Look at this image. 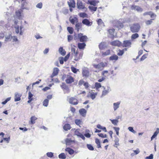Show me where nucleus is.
Here are the masks:
<instances>
[{"label":"nucleus","instance_id":"nucleus-1","mask_svg":"<svg viewBox=\"0 0 159 159\" xmlns=\"http://www.w3.org/2000/svg\"><path fill=\"white\" fill-rule=\"evenodd\" d=\"M107 62H100L98 64H93V66L95 69L102 70H103V68L107 66Z\"/></svg>","mask_w":159,"mask_h":159},{"label":"nucleus","instance_id":"nucleus-2","mask_svg":"<svg viewBox=\"0 0 159 159\" xmlns=\"http://www.w3.org/2000/svg\"><path fill=\"white\" fill-rule=\"evenodd\" d=\"M63 80L65 79V82L67 84H70L74 81V78L69 75H64L62 77Z\"/></svg>","mask_w":159,"mask_h":159},{"label":"nucleus","instance_id":"nucleus-3","mask_svg":"<svg viewBox=\"0 0 159 159\" xmlns=\"http://www.w3.org/2000/svg\"><path fill=\"white\" fill-rule=\"evenodd\" d=\"M140 27L138 24H134L131 27L130 30L133 33L138 32L139 30Z\"/></svg>","mask_w":159,"mask_h":159},{"label":"nucleus","instance_id":"nucleus-4","mask_svg":"<svg viewBox=\"0 0 159 159\" xmlns=\"http://www.w3.org/2000/svg\"><path fill=\"white\" fill-rule=\"evenodd\" d=\"M78 38L80 42L85 43L88 40V38L86 35H83V34L80 33L78 34Z\"/></svg>","mask_w":159,"mask_h":159},{"label":"nucleus","instance_id":"nucleus-5","mask_svg":"<svg viewBox=\"0 0 159 159\" xmlns=\"http://www.w3.org/2000/svg\"><path fill=\"white\" fill-rule=\"evenodd\" d=\"M83 52H79L78 50H76V52L73 55L74 57V60L77 61L82 58L83 56Z\"/></svg>","mask_w":159,"mask_h":159},{"label":"nucleus","instance_id":"nucleus-6","mask_svg":"<svg viewBox=\"0 0 159 159\" xmlns=\"http://www.w3.org/2000/svg\"><path fill=\"white\" fill-rule=\"evenodd\" d=\"M71 130H75V135H77V136H78L81 139H82L83 140H84L85 139V138L84 136L79 131V129H72Z\"/></svg>","mask_w":159,"mask_h":159},{"label":"nucleus","instance_id":"nucleus-7","mask_svg":"<svg viewBox=\"0 0 159 159\" xmlns=\"http://www.w3.org/2000/svg\"><path fill=\"white\" fill-rule=\"evenodd\" d=\"M82 23L83 24L88 26H91L93 24V22L90 21L89 20L87 19H83L82 21Z\"/></svg>","mask_w":159,"mask_h":159},{"label":"nucleus","instance_id":"nucleus-8","mask_svg":"<svg viewBox=\"0 0 159 159\" xmlns=\"http://www.w3.org/2000/svg\"><path fill=\"white\" fill-rule=\"evenodd\" d=\"M107 31L108 32V36L112 39H113L114 37V34L115 31V29L113 28L110 29H108Z\"/></svg>","mask_w":159,"mask_h":159},{"label":"nucleus","instance_id":"nucleus-9","mask_svg":"<svg viewBox=\"0 0 159 159\" xmlns=\"http://www.w3.org/2000/svg\"><path fill=\"white\" fill-rule=\"evenodd\" d=\"M69 102L70 103L74 105H77L78 103L77 100L73 97H71L69 99Z\"/></svg>","mask_w":159,"mask_h":159},{"label":"nucleus","instance_id":"nucleus-10","mask_svg":"<svg viewBox=\"0 0 159 159\" xmlns=\"http://www.w3.org/2000/svg\"><path fill=\"white\" fill-rule=\"evenodd\" d=\"M131 8L132 10H136L139 12H141L143 11V9L142 8L138 6L133 5L132 6Z\"/></svg>","mask_w":159,"mask_h":159},{"label":"nucleus","instance_id":"nucleus-11","mask_svg":"<svg viewBox=\"0 0 159 159\" xmlns=\"http://www.w3.org/2000/svg\"><path fill=\"white\" fill-rule=\"evenodd\" d=\"M37 118L35 116H32L30 118L29 121V124L31 125H33L35 123V120L37 119Z\"/></svg>","mask_w":159,"mask_h":159},{"label":"nucleus","instance_id":"nucleus-12","mask_svg":"<svg viewBox=\"0 0 159 159\" xmlns=\"http://www.w3.org/2000/svg\"><path fill=\"white\" fill-rule=\"evenodd\" d=\"M111 44L113 46H117L120 47L121 46V43L118 40H115L111 42Z\"/></svg>","mask_w":159,"mask_h":159},{"label":"nucleus","instance_id":"nucleus-13","mask_svg":"<svg viewBox=\"0 0 159 159\" xmlns=\"http://www.w3.org/2000/svg\"><path fill=\"white\" fill-rule=\"evenodd\" d=\"M59 70L57 68H54L53 72L51 76V78H52L54 76L57 75L58 74Z\"/></svg>","mask_w":159,"mask_h":159},{"label":"nucleus","instance_id":"nucleus-14","mask_svg":"<svg viewBox=\"0 0 159 159\" xmlns=\"http://www.w3.org/2000/svg\"><path fill=\"white\" fill-rule=\"evenodd\" d=\"M69 20L70 23L73 25L74 24L75 22L76 23L78 21V19L76 17H74L73 18L70 17Z\"/></svg>","mask_w":159,"mask_h":159},{"label":"nucleus","instance_id":"nucleus-15","mask_svg":"<svg viewBox=\"0 0 159 159\" xmlns=\"http://www.w3.org/2000/svg\"><path fill=\"white\" fill-rule=\"evenodd\" d=\"M82 25L81 23L79 22L78 21L76 22L75 25V29L77 32H79L80 29H81Z\"/></svg>","mask_w":159,"mask_h":159},{"label":"nucleus","instance_id":"nucleus-16","mask_svg":"<svg viewBox=\"0 0 159 159\" xmlns=\"http://www.w3.org/2000/svg\"><path fill=\"white\" fill-rule=\"evenodd\" d=\"M89 93H90V95H87V97H90L93 100L95 99L96 96L97 95V93H94L92 91L91 92H89Z\"/></svg>","mask_w":159,"mask_h":159},{"label":"nucleus","instance_id":"nucleus-17","mask_svg":"<svg viewBox=\"0 0 159 159\" xmlns=\"http://www.w3.org/2000/svg\"><path fill=\"white\" fill-rule=\"evenodd\" d=\"M70 2H68V4L70 7H74L75 6V2L74 0H69Z\"/></svg>","mask_w":159,"mask_h":159},{"label":"nucleus","instance_id":"nucleus-18","mask_svg":"<svg viewBox=\"0 0 159 159\" xmlns=\"http://www.w3.org/2000/svg\"><path fill=\"white\" fill-rule=\"evenodd\" d=\"M23 11V10L21 9L17 11L16 12V16L18 17V18H20L21 17V14Z\"/></svg>","mask_w":159,"mask_h":159},{"label":"nucleus","instance_id":"nucleus-19","mask_svg":"<svg viewBox=\"0 0 159 159\" xmlns=\"http://www.w3.org/2000/svg\"><path fill=\"white\" fill-rule=\"evenodd\" d=\"M82 73L84 77H88L89 76V72L88 70L84 69L83 70Z\"/></svg>","mask_w":159,"mask_h":159},{"label":"nucleus","instance_id":"nucleus-20","mask_svg":"<svg viewBox=\"0 0 159 159\" xmlns=\"http://www.w3.org/2000/svg\"><path fill=\"white\" fill-rule=\"evenodd\" d=\"M65 150L66 151L68 152L69 154L70 155L73 154L75 152L74 151L73 149L70 148H66L65 149Z\"/></svg>","mask_w":159,"mask_h":159},{"label":"nucleus","instance_id":"nucleus-21","mask_svg":"<svg viewBox=\"0 0 159 159\" xmlns=\"http://www.w3.org/2000/svg\"><path fill=\"white\" fill-rule=\"evenodd\" d=\"M86 46V45L85 43L83 42L82 43H79L78 44V48L80 49H84Z\"/></svg>","mask_w":159,"mask_h":159},{"label":"nucleus","instance_id":"nucleus-22","mask_svg":"<svg viewBox=\"0 0 159 159\" xmlns=\"http://www.w3.org/2000/svg\"><path fill=\"white\" fill-rule=\"evenodd\" d=\"M21 96V95L20 94L16 93L15 96V101L16 102L20 100Z\"/></svg>","mask_w":159,"mask_h":159},{"label":"nucleus","instance_id":"nucleus-23","mask_svg":"<svg viewBox=\"0 0 159 159\" xmlns=\"http://www.w3.org/2000/svg\"><path fill=\"white\" fill-rule=\"evenodd\" d=\"M77 7L79 9H84L85 7L82 2H78L77 3Z\"/></svg>","mask_w":159,"mask_h":159},{"label":"nucleus","instance_id":"nucleus-24","mask_svg":"<svg viewBox=\"0 0 159 159\" xmlns=\"http://www.w3.org/2000/svg\"><path fill=\"white\" fill-rule=\"evenodd\" d=\"M120 117L119 116H118L116 117V119H110V120L112 124L114 125H116L118 122V120L120 118Z\"/></svg>","mask_w":159,"mask_h":159},{"label":"nucleus","instance_id":"nucleus-25","mask_svg":"<svg viewBox=\"0 0 159 159\" xmlns=\"http://www.w3.org/2000/svg\"><path fill=\"white\" fill-rule=\"evenodd\" d=\"M126 50L127 48H125L122 50L119 49L117 51V54L119 56H122L124 53V51H126Z\"/></svg>","mask_w":159,"mask_h":159},{"label":"nucleus","instance_id":"nucleus-26","mask_svg":"<svg viewBox=\"0 0 159 159\" xmlns=\"http://www.w3.org/2000/svg\"><path fill=\"white\" fill-rule=\"evenodd\" d=\"M118 58V57L116 55L114 54L111 56L109 58L110 60L112 61H117Z\"/></svg>","mask_w":159,"mask_h":159},{"label":"nucleus","instance_id":"nucleus-27","mask_svg":"<svg viewBox=\"0 0 159 159\" xmlns=\"http://www.w3.org/2000/svg\"><path fill=\"white\" fill-rule=\"evenodd\" d=\"M79 112L82 116H84L86 115V111L84 109L82 108L79 110Z\"/></svg>","mask_w":159,"mask_h":159},{"label":"nucleus","instance_id":"nucleus-28","mask_svg":"<svg viewBox=\"0 0 159 159\" xmlns=\"http://www.w3.org/2000/svg\"><path fill=\"white\" fill-rule=\"evenodd\" d=\"M59 53L62 56H64L66 54V52L62 47H61L59 49Z\"/></svg>","mask_w":159,"mask_h":159},{"label":"nucleus","instance_id":"nucleus-29","mask_svg":"<svg viewBox=\"0 0 159 159\" xmlns=\"http://www.w3.org/2000/svg\"><path fill=\"white\" fill-rule=\"evenodd\" d=\"M106 47V45L104 42H102L99 45V48L100 50H103Z\"/></svg>","mask_w":159,"mask_h":159},{"label":"nucleus","instance_id":"nucleus-30","mask_svg":"<svg viewBox=\"0 0 159 159\" xmlns=\"http://www.w3.org/2000/svg\"><path fill=\"white\" fill-rule=\"evenodd\" d=\"M71 128L70 125L68 124H66L64 125L63 126L64 129L66 131L70 130Z\"/></svg>","mask_w":159,"mask_h":159},{"label":"nucleus","instance_id":"nucleus-31","mask_svg":"<svg viewBox=\"0 0 159 159\" xmlns=\"http://www.w3.org/2000/svg\"><path fill=\"white\" fill-rule=\"evenodd\" d=\"M120 104V102H119L114 103H113V108L115 111H116L118 108H119Z\"/></svg>","mask_w":159,"mask_h":159},{"label":"nucleus","instance_id":"nucleus-32","mask_svg":"<svg viewBox=\"0 0 159 159\" xmlns=\"http://www.w3.org/2000/svg\"><path fill=\"white\" fill-rule=\"evenodd\" d=\"M12 39V36L11 34H9L8 35L6 36L5 39V41L8 42L11 41Z\"/></svg>","mask_w":159,"mask_h":159},{"label":"nucleus","instance_id":"nucleus-33","mask_svg":"<svg viewBox=\"0 0 159 159\" xmlns=\"http://www.w3.org/2000/svg\"><path fill=\"white\" fill-rule=\"evenodd\" d=\"M110 53L111 52L110 50H108L104 52H102V55L103 57H104L110 55Z\"/></svg>","mask_w":159,"mask_h":159},{"label":"nucleus","instance_id":"nucleus-34","mask_svg":"<svg viewBox=\"0 0 159 159\" xmlns=\"http://www.w3.org/2000/svg\"><path fill=\"white\" fill-rule=\"evenodd\" d=\"M98 2H96L95 0H88V3H89L90 5H93L94 6H96V4L98 3Z\"/></svg>","mask_w":159,"mask_h":159},{"label":"nucleus","instance_id":"nucleus-35","mask_svg":"<svg viewBox=\"0 0 159 159\" xmlns=\"http://www.w3.org/2000/svg\"><path fill=\"white\" fill-rule=\"evenodd\" d=\"M74 142L72 140L70 139L67 138L65 140L66 143V145H70L71 143Z\"/></svg>","mask_w":159,"mask_h":159},{"label":"nucleus","instance_id":"nucleus-36","mask_svg":"<svg viewBox=\"0 0 159 159\" xmlns=\"http://www.w3.org/2000/svg\"><path fill=\"white\" fill-rule=\"evenodd\" d=\"M33 96V94H32V93L30 92L29 93V96H28V99L29 100L28 101V102L29 103H30V102L33 100V98H32V97Z\"/></svg>","mask_w":159,"mask_h":159},{"label":"nucleus","instance_id":"nucleus-37","mask_svg":"<svg viewBox=\"0 0 159 159\" xmlns=\"http://www.w3.org/2000/svg\"><path fill=\"white\" fill-rule=\"evenodd\" d=\"M61 88L63 90H69L68 86L65 83H63L61 86Z\"/></svg>","mask_w":159,"mask_h":159},{"label":"nucleus","instance_id":"nucleus-38","mask_svg":"<svg viewBox=\"0 0 159 159\" xmlns=\"http://www.w3.org/2000/svg\"><path fill=\"white\" fill-rule=\"evenodd\" d=\"M95 143L97 145V148H101V145H100V142L99 139L96 138L95 139Z\"/></svg>","mask_w":159,"mask_h":159},{"label":"nucleus","instance_id":"nucleus-39","mask_svg":"<svg viewBox=\"0 0 159 159\" xmlns=\"http://www.w3.org/2000/svg\"><path fill=\"white\" fill-rule=\"evenodd\" d=\"M133 151L134 152V153H132L131 154V155L132 156H133L135 154L137 155L140 152L139 149L138 148H137L136 150H133Z\"/></svg>","mask_w":159,"mask_h":159},{"label":"nucleus","instance_id":"nucleus-40","mask_svg":"<svg viewBox=\"0 0 159 159\" xmlns=\"http://www.w3.org/2000/svg\"><path fill=\"white\" fill-rule=\"evenodd\" d=\"M79 16L80 17L82 18L87 17V14L85 12L80 13H79Z\"/></svg>","mask_w":159,"mask_h":159},{"label":"nucleus","instance_id":"nucleus-41","mask_svg":"<svg viewBox=\"0 0 159 159\" xmlns=\"http://www.w3.org/2000/svg\"><path fill=\"white\" fill-rule=\"evenodd\" d=\"M58 157L59 158L61 159H65L66 157V156L64 153L60 154L59 155Z\"/></svg>","mask_w":159,"mask_h":159},{"label":"nucleus","instance_id":"nucleus-42","mask_svg":"<svg viewBox=\"0 0 159 159\" xmlns=\"http://www.w3.org/2000/svg\"><path fill=\"white\" fill-rule=\"evenodd\" d=\"M67 30L68 32L70 34H72L73 33L74 30L72 27H67Z\"/></svg>","mask_w":159,"mask_h":159},{"label":"nucleus","instance_id":"nucleus-43","mask_svg":"<svg viewBox=\"0 0 159 159\" xmlns=\"http://www.w3.org/2000/svg\"><path fill=\"white\" fill-rule=\"evenodd\" d=\"M70 68L72 71L74 73H76L77 71H79L78 69H76L74 67L71 66Z\"/></svg>","mask_w":159,"mask_h":159},{"label":"nucleus","instance_id":"nucleus-44","mask_svg":"<svg viewBox=\"0 0 159 159\" xmlns=\"http://www.w3.org/2000/svg\"><path fill=\"white\" fill-rule=\"evenodd\" d=\"M27 4V3L25 2H25L22 3L21 4V9L22 10L27 9V8L25 7V6H26Z\"/></svg>","mask_w":159,"mask_h":159},{"label":"nucleus","instance_id":"nucleus-45","mask_svg":"<svg viewBox=\"0 0 159 159\" xmlns=\"http://www.w3.org/2000/svg\"><path fill=\"white\" fill-rule=\"evenodd\" d=\"M97 23L98 25H104V23L101 19H98L97 20Z\"/></svg>","mask_w":159,"mask_h":159},{"label":"nucleus","instance_id":"nucleus-46","mask_svg":"<svg viewBox=\"0 0 159 159\" xmlns=\"http://www.w3.org/2000/svg\"><path fill=\"white\" fill-rule=\"evenodd\" d=\"M129 45V41H124L123 42V47H126Z\"/></svg>","mask_w":159,"mask_h":159},{"label":"nucleus","instance_id":"nucleus-47","mask_svg":"<svg viewBox=\"0 0 159 159\" xmlns=\"http://www.w3.org/2000/svg\"><path fill=\"white\" fill-rule=\"evenodd\" d=\"M116 25L118 27L122 28L123 26V23L122 22H121L119 21H117L116 22Z\"/></svg>","mask_w":159,"mask_h":159},{"label":"nucleus","instance_id":"nucleus-48","mask_svg":"<svg viewBox=\"0 0 159 159\" xmlns=\"http://www.w3.org/2000/svg\"><path fill=\"white\" fill-rule=\"evenodd\" d=\"M88 8L91 11H96L97 9V7L93 6H89Z\"/></svg>","mask_w":159,"mask_h":159},{"label":"nucleus","instance_id":"nucleus-49","mask_svg":"<svg viewBox=\"0 0 159 159\" xmlns=\"http://www.w3.org/2000/svg\"><path fill=\"white\" fill-rule=\"evenodd\" d=\"M139 37V34L137 33H135L134 34H133L131 36V39H135Z\"/></svg>","mask_w":159,"mask_h":159},{"label":"nucleus","instance_id":"nucleus-50","mask_svg":"<svg viewBox=\"0 0 159 159\" xmlns=\"http://www.w3.org/2000/svg\"><path fill=\"white\" fill-rule=\"evenodd\" d=\"M87 148L90 150L93 151L94 150V148L93 146L90 144H87Z\"/></svg>","mask_w":159,"mask_h":159},{"label":"nucleus","instance_id":"nucleus-51","mask_svg":"<svg viewBox=\"0 0 159 159\" xmlns=\"http://www.w3.org/2000/svg\"><path fill=\"white\" fill-rule=\"evenodd\" d=\"M48 99H45L43 102V105L45 107H47L48 105Z\"/></svg>","mask_w":159,"mask_h":159},{"label":"nucleus","instance_id":"nucleus-52","mask_svg":"<svg viewBox=\"0 0 159 159\" xmlns=\"http://www.w3.org/2000/svg\"><path fill=\"white\" fill-rule=\"evenodd\" d=\"M95 87L97 89H98L99 88H100L102 86L101 84L100 83H98V82L96 83H95Z\"/></svg>","mask_w":159,"mask_h":159},{"label":"nucleus","instance_id":"nucleus-53","mask_svg":"<svg viewBox=\"0 0 159 159\" xmlns=\"http://www.w3.org/2000/svg\"><path fill=\"white\" fill-rule=\"evenodd\" d=\"M148 54H145L143 55L140 58V61H143L145 59H146L148 56Z\"/></svg>","mask_w":159,"mask_h":159},{"label":"nucleus","instance_id":"nucleus-54","mask_svg":"<svg viewBox=\"0 0 159 159\" xmlns=\"http://www.w3.org/2000/svg\"><path fill=\"white\" fill-rule=\"evenodd\" d=\"M75 123L78 125H79L81 124V121L80 120L76 119L75 120Z\"/></svg>","mask_w":159,"mask_h":159},{"label":"nucleus","instance_id":"nucleus-55","mask_svg":"<svg viewBox=\"0 0 159 159\" xmlns=\"http://www.w3.org/2000/svg\"><path fill=\"white\" fill-rule=\"evenodd\" d=\"M113 129H114L115 131L116 132V134L117 135H118L119 134V131L120 130V128L119 127H114L113 128Z\"/></svg>","mask_w":159,"mask_h":159},{"label":"nucleus","instance_id":"nucleus-56","mask_svg":"<svg viewBox=\"0 0 159 159\" xmlns=\"http://www.w3.org/2000/svg\"><path fill=\"white\" fill-rule=\"evenodd\" d=\"M47 156L49 157H52L53 156V153L52 152H48L46 154Z\"/></svg>","mask_w":159,"mask_h":159},{"label":"nucleus","instance_id":"nucleus-57","mask_svg":"<svg viewBox=\"0 0 159 159\" xmlns=\"http://www.w3.org/2000/svg\"><path fill=\"white\" fill-rule=\"evenodd\" d=\"M43 6L42 3L41 2L38 3L36 6L37 8L41 9L42 8Z\"/></svg>","mask_w":159,"mask_h":159},{"label":"nucleus","instance_id":"nucleus-58","mask_svg":"<svg viewBox=\"0 0 159 159\" xmlns=\"http://www.w3.org/2000/svg\"><path fill=\"white\" fill-rule=\"evenodd\" d=\"M10 99H11L10 97L8 98H7L5 101L2 102V103L3 105H4V104H6L7 102L10 101Z\"/></svg>","mask_w":159,"mask_h":159},{"label":"nucleus","instance_id":"nucleus-59","mask_svg":"<svg viewBox=\"0 0 159 159\" xmlns=\"http://www.w3.org/2000/svg\"><path fill=\"white\" fill-rule=\"evenodd\" d=\"M152 23V20H148L145 21L146 24L147 25H151Z\"/></svg>","mask_w":159,"mask_h":159},{"label":"nucleus","instance_id":"nucleus-60","mask_svg":"<svg viewBox=\"0 0 159 159\" xmlns=\"http://www.w3.org/2000/svg\"><path fill=\"white\" fill-rule=\"evenodd\" d=\"M83 85L84 86L85 88L86 89H88L89 86V85L88 82H85Z\"/></svg>","mask_w":159,"mask_h":159},{"label":"nucleus","instance_id":"nucleus-61","mask_svg":"<svg viewBox=\"0 0 159 159\" xmlns=\"http://www.w3.org/2000/svg\"><path fill=\"white\" fill-rule=\"evenodd\" d=\"M64 58L63 57H60L59 58L60 63L61 64H62L64 63Z\"/></svg>","mask_w":159,"mask_h":159},{"label":"nucleus","instance_id":"nucleus-62","mask_svg":"<svg viewBox=\"0 0 159 159\" xmlns=\"http://www.w3.org/2000/svg\"><path fill=\"white\" fill-rule=\"evenodd\" d=\"M150 15L151 16V17L152 18V20H154L156 16V15L155 14L153 13L152 12L151 14H150Z\"/></svg>","mask_w":159,"mask_h":159},{"label":"nucleus","instance_id":"nucleus-63","mask_svg":"<svg viewBox=\"0 0 159 159\" xmlns=\"http://www.w3.org/2000/svg\"><path fill=\"white\" fill-rule=\"evenodd\" d=\"M109 92L108 90H104L102 92V96H104L107 95L108 93Z\"/></svg>","mask_w":159,"mask_h":159},{"label":"nucleus","instance_id":"nucleus-64","mask_svg":"<svg viewBox=\"0 0 159 159\" xmlns=\"http://www.w3.org/2000/svg\"><path fill=\"white\" fill-rule=\"evenodd\" d=\"M153 155L152 154H151L149 156L146 157H145V159H153Z\"/></svg>","mask_w":159,"mask_h":159}]
</instances>
